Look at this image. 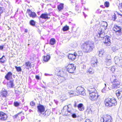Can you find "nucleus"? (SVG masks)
I'll return each mask as SVG.
<instances>
[{"mask_svg":"<svg viewBox=\"0 0 122 122\" xmlns=\"http://www.w3.org/2000/svg\"><path fill=\"white\" fill-rule=\"evenodd\" d=\"M105 33L104 31L102 30L101 28H99L97 31V34L95 36V38L96 39L97 38H101L104 39L105 41L104 43L106 46H109L111 44L110 39L111 37L108 36H104Z\"/></svg>","mask_w":122,"mask_h":122,"instance_id":"1","label":"nucleus"},{"mask_svg":"<svg viewBox=\"0 0 122 122\" xmlns=\"http://www.w3.org/2000/svg\"><path fill=\"white\" fill-rule=\"evenodd\" d=\"M94 47V42L90 41L85 42L81 46L82 51L86 53H89L92 51Z\"/></svg>","mask_w":122,"mask_h":122,"instance_id":"2","label":"nucleus"},{"mask_svg":"<svg viewBox=\"0 0 122 122\" xmlns=\"http://www.w3.org/2000/svg\"><path fill=\"white\" fill-rule=\"evenodd\" d=\"M106 105L108 107L115 106L117 104V102L114 98H108L105 100Z\"/></svg>","mask_w":122,"mask_h":122,"instance_id":"3","label":"nucleus"},{"mask_svg":"<svg viewBox=\"0 0 122 122\" xmlns=\"http://www.w3.org/2000/svg\"><path fill=\"white\" fill-rule=\"evenodd\" d=\"M89 94L90 98L93 101L96 100L98 96L96 90L94 88L89 90Z\"/></svg>","mask_w":122,"mask_h":122,"instance_id":"4","label":"nucleus"},{"mask_svg":"<svg viewBox=\"0 0 122 122\" xmlns=\"http://www.w3.org/2000/svg\"><path fill=\"white\" fill-rule=\"evenodd\" d=\"M37 108L38 109V112L41 113L40 114L41 116L43 117H47L48 116V115H46V111L44 113L45 108L43 106L40 104L37 106Z\"/></svg>","mask_w":122,"mask_h":122,"instance_id":"5","label":"nucleus"},{"mask_svg":"<svg viewBox=\"0 0 122 122\" xmlns=\"http://www.w3.org/2000/svg\"><path fill=\"white\" fill-rule=\"evenodd\" d=\"M112 118L109 115L102 116L101 119V122H112Z\"/></svg>","mask_w":122,"mask_h":122,"instance_id":"6","label":"nucleus"},{"mask_svg":"<svg viewBox=\"0 0 122 122\" xmlns=\"http://www.w3.org/2000/svg\"><path fill=\"white\" fill-rule=\"evenodd\" d=\"M76 92L78 94H81L83 96L86 95L85 90L83 87L79 86L77 87L76 89Z\"/></svg>","mask_w":122,"mask_h":122,"instance_id":"7","label":"nucleus"},{"mask_svg":"<svg viewBox=\"0 0 122 122\" xmlns=\"http://www.w3.org/2000/svg\"><path fill=\"white\" fill-rule=\"evenodd\" d=\"M67 71L70 73H72L75 70L76 67L74 66V64H69L66 67Z\"/></svg>","mask_w":122,"mask_h":122,"instance_id":"8","label":"nucleus"},{"mask_svg":"<svg viewBox=\"0 0 122 122\" xmlns=\"http://www.w3.org/2000/svg\"><path fill=\"white\" fill-rule=\"evenodd\" d=\"M7 118V115L3 112H0V120L5 121Z\"/></svg>","mask_w":122,"mask_h":122,"instance_id":"9","label":"nucleus"},{"mask_svg":"<svg viewBox=\"0 0 122 122\" xmlns=\"http://www.w3.org/2000/svg\"><path fill=\"white\" fill-rule=\"evenodd\" d=\"M27 12L30 17H31L33 18H35L36 16V15L35 13L32 12L29 9H27Z\"/></svg>","mask_w":122,"mask_h":122,"instance_id":"10","label":"nucleus"},{"mask_svg":"<svg viewBox=\"0 0 122 122\" xmlns=\"http://www.w3.org/2000/svg\"><path fill=\"white\" fill-rule=\"evenodd\" d=\"M97 58L96 57H93L92 59L91 62L92 66L93 67L97 66Z\"/></svg>","mask_w":122,"mask_h":122,"instance_id":"11","label":"nucleus"},{"mask_svg":"<svg viewBox=\"0 0 122 122\" xmlns=\"http://www.w3.org/2000/svg\"><path fill=\"white\" fill-rule=\"evenodd\" d=\"M116 93L118 99H122V90L118 89L116 91Z\"/></svg>","mask_w":122,"mask_h":122,"instance_id":"12","label":"nucleus"},{"mask_svg":"<svg viewBox=\"0 0 122 122\" xmlns=\"http://www.w3.org/2000/svg\"><path fill=\"white\" fill-rule=\"evenodd\" d=\"M121 27L117 25H115L113 28V29L116 33H120L121 30Z\"/></svg>","mask_w":122,"mask_h":122,"instance_id":"13","label":"nucleus"},{"mask_svg":"<svg viewBox=\"0 0 122 122\" xmlns=\"http://www.w3.org/2000/svg\"><path fill=\"white\" fill-rule=\"evenodd\" d=\"M59 72L60 76L61 77L64 78L65 79H67V75L66 73L64 72L62 70L59 71Z\"/></svg>","mask_w":122,"mask_h":122,"instance_id":"14","label":"nucleus"},{"mask_svg":"<svg viewBox=\"0 0 122 122\" xmlns=\"http://www.w3.org/2000/svg\"><path fill=\"white\" fill-rule=\"evenodd\" d=\"M77 56L76 53L75 52L74 54H70L68 56V57L69 59L72 61H73L74 60L76 57Z\"/></svg>","mask_w":122,"mask_h":122,"instance_id":"15","label":"nucleus"},{"mask_svg":"<svg viewBox=\"0 0 122 122\" xmlns=\"http://www.w3.org/2000/svg\"><path fill=\"white\" fill-rule=\"evenodd\" d=\"M48 14L47 13H42L41 15L40 16L38 17V18L40 20V18H42L43 19H50V17H48Z\"/></svg>","mask_w":122,"mask_h":122,"instance_id":"16","label":"nucleus"},{"mask_svg":"<svg viewBox=\"0 0 122 122\" xmlns=\"http://www.w3.org/2000/svg\"><path fill=\"white\" fill-rule=\"evenodd\" d=\"M14 80L12 78L10 80L9 82L7 83V87H9L12 88L14 86Z\"/></svg>","mask_w":122,"mask_h":122,"instance_id":"17","label":"nucleus"},{"mask_svg":"<svg viewBox=\"0 0 122 122\" xmlns=\"http://www.w3.org/2000/svg\"><path fill=\"white\" fill-rule=\"evenodd\" d=\"M12 74L11 72H8L5 76V78L7 80H10V79H11V78H12Z\"/></svg>","mask_w":122,"mask_h":122,"instance_id":"18","label":"nucleus"},{"mask_svg":"<svg viewBox=\"0 0 122 122\" xmlns=\"http://www.w3.org/2000/svg\"><path fill=\"white\" fill-rule=\"evenodd\" d=\"M64 110H62L61 112L62 113L65 115H69L72 114L71 111L69 110L64 111Z\"/></svg>","mask_w":122,"mask_h":122,"instance_id":"19","label":"nucleus"},{"mask_svg":"<svg viewBox=\"0 0 122 122\" xmlns=\"http://www.w3.org/2000/svg\"><path fill=\"white\" fill-rule=\"evenodd\" d=\"M78 109L80 111H83L84 110V106L82 103H80L77 106Z\"/></svg>","mask_w":122,"mask_h":122,"instance_id":"20","label":"nucleus"},{"mask_svg":"<svg viewBox=\"0 0 122 122\" xmlns=\"http://www.w3.org/2000/svg\"><path fill=\"white\" fill-rule=\"evenodd\" d=\"M2 96L3 97H6L7 94V91L5 89H3L1 92Z\"/></svg>","mask_w":122,"mask_h":122,"instance_id":"21","label":"nucleus"},{"mask_svg":"<svg viewBox=\"0 0 122 122\" xmlns=\"http://www.w3.org/2000/svg\"><path fill=\"white\" fill-rule=\"evenodd\" d=\"M31 63L29 61L26 62L24 65H23L25 66V67L26 69H29V68L31 67Z\"/></svg>","mask_w":122,"mask_h":122,"instance_id":"22","label":"nucleus"},{"mask_svg":"<svg viewBox=\"0 0 122 122\" xmlns=\"http://www.w3.org/2000/svg\"><path fill=\"white\" fill-rule=\"evenodd\" d=\"M50 58L51 57L49 55L44 56L43 58V61L45 62H47L49 60Z\"/></svg>","mask_w":122,"mask_h":122,"instance_id":"23","label":"nucleus"},{"mask_svg":"<svg viewBox=\"0 0 122 122\" xmlns=\"http://www.w3.org/2000/svg\"><path fill=\"white\" fill-rule=\"evenodd\" d=\"M105 53L103 49H101L99 51V56L102 57L104 56Z\"/></svg>","mask_w":122,"mask_h":122,"instance_id":"24","label":"nucleus"},{"mask_svg":"<svg viewBox=\"0 0 122 122\" xmlns=\"http://www.w3.org/2000/svg\"><path fill=\"white\" fill-rule=\"evenodd\" d=\"M112 83L115 84L116 85H117V86H119L120 85V82L117 79H114Z\"/></svg>","mask_w":122,"mask_h":122,"instance_id":"25","label":"nucleus"},{"mask_svg":"<svg viewBox=\"0 0 122 122\" xmlns=\"http://www.w3.org/2000/svg\"><path fill=\"white\" fill-rule=\"evenodd\" d=\"M75 93V92L71 91L69 92L68 93L70 95V96L71 97H72L76 95H78L76 94Z\"/></svg>","mask_w":122,"mask_h":122,"instance_id":"26","label":"nucleus"},{"mask_svg":"<svg viewBox=\"0 0 122 122\" xmlns=\"http://www.w3.org/2000/svg\"><path fill=\"white\" fill-rule=\"evenodd\" d=\"M6 59L5 56H3L2 57L0 58V62L4 63L5 62Z\"/></svg>","mask_w":122,"mask_h":122,"instance_id":"27","label":"nucleus"},{"mask_svg":"<svg viewBox=\"0 0 122 122\" xmlns=\"http://www.w3.org/2000/svg\"><path fill=\"white\" fill-rule=\"evenodd\" d=\"M64 4H60L58 6V9L59 11H61L63 8Z\"/></svg>","mask_w":122,"mask_h":122,"instance_id":"28","label":"nucleus"},{"mask_svg":"<svg viewBox=\"0 0 122 122\" xmlns=\"http://www.w3.org/2000/svg\"><path fill=\"white\" fill-rule=\"evenodd\" d=\"M55 39L53 38L51 39L50 42V43L52 45H53L55 44Z\"/></svg>","mask_w":122,"mask_h":122,"instance_id":"29","label":"nucleus"},{"mask_svg":"<svg viewBox=\"0 0 122 122\" xmlns=\"http://www.w3.org/2000/svg\"><path fill=\"white\" fill-rule=\"evenodd\" d=\"M69 29V26L66 25L63 27L62 30L63 31H66L68 30Z\"/></svg>","mask_w":122,"mask_h":122,"instance_id":"30","label":"nucleus"},{"mask_svg":"<svg viewBox=\"0 0 122 122\" xmlns=\"http://www.w3.org/2000/svg\"><path fill=\"white\" fill-rule=\"evenodd\" d=\"M119 86L115 84L112 83V85L111 86V88L113 89H116Z\"/></svg>","mask_w":122,"mask_h":122,"instance_id":"31","label":"nucleus"},{"mask_svg":"<svg viewBox=\"0 0 122 122\" xmlns=\"http://www.w3.org/2000/svg\"><path fill=\"white\" fill-rule=\"evenodd\" d=\"M87 71L90 74H92L94 73V70L91 68H90Z\"/></svg>","mask_w":122,"mask_h":122,"instance_id":"32","label":"nucleus"},{"mask_svg":"<svg viewBox=\"0 0 122 122\" xmlns=\"http://www.w3.org/2000/svg\"><path fill=\"white\" fill-rule=\"evenodd\" d=\"M15 68L16 69L17 71L18 72H21V69L20 67L17 66H15Z\"/></svg>","mask_w":122,"mask_h":122,"instance_id":"33","label":"nucleus"},{"mask_svg":"<svg viewBox=\"0 0 122 122\" xmlns=\"http://www.w3.org/2000/svg\"><path fill=\"white\" fill-rule=\"evenodd\" d=\"M14 105L15 107H17L20 105V103L17 101H15L14 103Z\"/></svg>","mask_w":122,"mask_h":122,"instance_id":"34","label":"nucleus"},{"mask_svg":"<svg viewBox=\"0 0 122 122\" xmlns=\"http://www.w3.org/2000/svg\"><path fill=\"white\" fill-rule=\"evenodd\" d=\"M30 24L31 25L34 26H35V23L34 20H32L30 21Z\"/></svg>","mask_w":122,"mask_h":122,"instance_id":"35","label":"nucleus"},{"mask_svg":"<svg viewBox=\"0 0 122 122\" xmlns=\"http://www.w3.org/2000/svg\"><path fill=\"white\" fill-rule=\"evenodd\" d=\"M30 105L31 106H36V103L34 102V101H33L30 102Z\"/></svg>","mask_w":122,"mask_h":122,"instance_id":"36","label":"nucleus"},{"mask_svg":"<svg viewBox=\"0 0 122 122\" xmlns=\"http://www.w3.org/2000/svg\"><path fill=\"white\" fill-rule=\"evenodd\" d=\"M109 3L108 2L106 1L105 2L104 5L106 7H108L109 6Z\"/></svg>","mask_w":122,"mask_h":122,"instance_id":"37","label":"nucleus"},{"mask_svg":"<svg viewBox=\"0 0 122 122\" xmlns=\"http://www.w3.org/2000/svg\"><path fill=\"white\" fill-rule=\"evenodd\" d=\"M62 110H64V111L69 110L68 106H64L63 107V109Z\"/></svg>","mask_w":122,"mask_h":122,"instance_id":"38","label":"nucleus"},{"mask_svg":"<svg viewBox=\"0 0 122 122\" xmlns=\"http://www.w3.org/2000/svg\"><path fill=\"white\" fill-rule=\"evenodd\" d=\"M106 61L107 62V64L108 65H109L111 63V60L110 59L107 60Z\"/></svg>","mask_w":122,"mask_h":122,"instance_id":"39","label":"nucleus"},{"mask_svg":"<svg viewBox=\"0 0 122 122\" xmlns=\"http://www.w3.org/2000/svg\"><path fill=\"white\" fill-rule=\"evenodd\" d=\"M77 56H81L82 55V53L81 51H79L78 52Z\"/></svg>","mask_w":122,"mask_h":122,"instance_id":"40","label":"nucleus"},{"mask_svg":"<svg viewBox=\"0 0 122 122\" xmlns=\"http://www.w3.org/2000/svg\"><path fill=\"white\" fill-rule=\"evenodd\" d=\"M117 18L116 16L114 14L112 16V20L113 21H115L116 19Z\"/></svg>","mask_w":122,"mask_h":122,"instance_id":"41","label":"nucleus"},{"mask_svg":"<svg viewBox=\"0 0 122 122\" xmlns=\"http://www.w3.org/2000/svg\"><path fill=\"white\" fill-rule=\"evenodd\" d=\"M4 8L0 7V13L1 14L3 12Z\"/></svg>","mask_w":122,"mask_h":122,"instance_id":"42","label":"nucleus"},{"mask_svg":"<svg viewBox=\"0 0 122 122\" xmlns=\"http://www.w3.org/2000/svg\"><path fill=\"white\" fill-rule=\"evenodd\" d=\"M71 116L72 117L74 118H76V115L75 113L71 114Z\"/></svg>","mask_w":122,"mask_h":122,"instance_id":"43","label":"nucleus"},{"mask_svg":"<svg viewBox=\"0 0 122 122\" xmlns=\"http://www.w3.org/2000/svg\"><path fill=\"white\" fill-rule=\"evenodd\" d=\"M21 113V112H20L19 113H18L17 114L14 115L13 116V117L14 118H16L18 116V115L20 114Z\"/></svg>","mask_w":122,"mask_h":122,"instance_id":"44","label":"nucleus"},{"mask_svg":"<svg viewBox=\"0 0 122 122\" xmlns=\"http://www.w3.org/2000/svg\"><path fill=\"white\" fill-rule=\"evenodd\" d=\"M107 23L106 22H104V25H103L104 27H105L106 28L107 27Z\"/></svg>","mask_w":122,"mask_h":122,"instance_id":"45","label":"nucleus"},{"mask_svg":"<svg viewBox=\"0 0 122 122\" xmlns=\"http://www.w3.org/2000/svg\"><path fill=\"white\" fill-rule=\"evenodd\" d=\"M15 93L17 94L18 95H19L20 93V92L18 90H15Z\"/></svg>","mask_w":122,"mask_h":122,"instance_id":"46","label":"nucleus"},{"mask_svg":"<svg viewBox=\"0 0 122 122\" xmlns=\"http://www.w3.org/2000/svg\"><path fill=\"white\" fill-rule=\"evenodd\" d=\"M111 70L113 72L115 70V69L114 67H112L111 68Z\"/></svg>","mask_w":122,"mask_h":122,"instance_id":"47","label":"nucleus"},{"mask_svg":"<svg viewBox=\"0 0 122 122\" xmlns=\"http://www.w3.org/2000/svg\"><path fill=\"white\" fill-rule=\"evenodd\" d=\"M61 99L63 100H65V96H62L61 97Z\"/></svg>","mask_w":122,"mask_h":122,"instance_id":"48","label":"nucleus"},{"mask_svg":"<svg viewBox=\"0 0 122 122\" xmlns=\"http://www.w3.org/2000/svg\"><path fill=\"white\" fill-rule=\"evenodd\" d=\"M36 78L38 80L39 79V76L37 75L36 76Z\"/></svg>","mask_w":122,"mask_h":122,"instance_id":"49","label":"nucleus"},{"mask_svg":"<svg viewBox=\"0 0 122 122\" xmlns=\"http://www.w3.org/2000/svg\"><path fill=\"white\" fill-rule=\"evenodd\" d=\"M3 48V46H0V50H2Z\"/></svg>","mask_w":122,"mask_h":122,"instance_id":"50","label":"nucleus"},{"mask_svg":"<svg viewBox=\"0 0 122 122\" xmlns=\"http://www.w3.org/2000/svg\"><path fill=\"white\" fill-rule=\"evenodd\" d=\"M85 122H92L89 119H87L86 120V121Z\"/></svg>","mask_w":122,"mask_h":122,"instance_id":"51","label":"nucleus"},{"mask_svg":"<svg viewBox=\"0 0 122 122\" xmlns=\"http://www.w3.org/2000/svg\"><path fill=\"white\" fill-rule=\"evenodd\" d=\"M115 48L114 47H113L112 48V50L114 51H115L116 50H115Z\"/></svg>","mask_w":122,"mask_h":122,"instance_id":"52","label":"nucleus"},{"mask_svg":"<svg viewBox=\"0 0 122 122\" xmlns=\"http://www.w3.org/2000/svg\"><path fill=\"white\" fill-rule=\"evenodd\" d=\"M75 104H74V106L75 107H76L77 106L76 104V103L75 102Z\"/></svg>","mask_w":122,"mask_h":122,"instance_id":"53","label":"nucleus"},{"mask_svg":"<svg viewBox=\"0 0 122 122\" xmlns=\"http://www.w3.org/2000/svg\"><path fill=\"white\" fill-rule=\"evenodd\" d=\"M28 32V30L27 29H25V32Z\"/></svg>","mask_w":122,"mask_h":122,"instance_id":"54","label":"nucleus"},{"mask_svg":"<svg viewBox=\"0 0 122 122\" xmlns=\"http://www.w3.org/2000/svg\"><path fill=\"white\" fill-rule=\"evenodd\" d=\"M29 112H33V111H32V110H31V109H30V110H29Z\"/></svg>","mask_w":122,"mask_h":122,"instance_id":"55","label":"nucleus"},{"mask_svg":"<svg viewBox=\"0 0 122 122\" xmlns=\"http://www.w3.org/2000/svg\"><path fill=\"white\" fill-rule=\"evenodd\" d=\"M120 5H120L122 7V3H121Z\"/></svg>","mask_w":122,"mask_h":122,"instance_id":"56","label":"nucleus"},{"mask_svg":"<svg viewBox=\"0 0 122 122\" xmlns=\"http://www.w3.org/2000/svg\"><path fill=\"white\" fill-rule=\"evenodd\" d=\"M105 89V88H103V89L102 90V92H103V90H104V89Z\"/></svg>","mask_w":122,"mask_h":122,"instance_id":"57","label":"nucleus"},{"mask_svg":"<svg viewBox=\"0 0 122 122\" xmlns=\"http://www.w3.org/2000/svg\"><path fill=\"white\" fill-rule=\"evenodd\" d=\"M105 87H106V84H105Z\"/></svg>","mask_w":122,"mask_h":122,"instance_id":"58","label":"nucleus"},{"mask_svg":"<svg viewBox=\"0 0 122 122\" xmlns=\"http://www.w3.org/2000/svg\"><path fill=\"white\" fill-rule=\"evenodd\" d=\"M71 3H73L72 2V1H71Z\"/></svg>","mask_w":122,"mask_h":122,"instance_id":"59","label":"nucleus"},{"mask_svg":"<svg viewBox=\"0 0 122 122\" xmlns=\"http://www.w3.org/2000/svg\"><path fill=\"white\" fill-rule=\"evenodd\" d=\"M1 15V14L0 13V16Z\"/></svg>","mask_w":122,"mask_h":122,"instance_id":"60","label":"nucleus"},{"mask_svg":"<svg viewBox=\"0 0 122 122\" xmlns=\"http://www.w3.org/2000/svg\"><path fill=\"white\" fill-rule=\"evenodd\" d=\"M39 13V12H38V14Z\"/></svg>","mask_w":122,"mask_h":122,"instance_id":"61","label":"nucleus"},{"mask_svg":"<svg viewBox=\"0 0 122 122\" xmlns=\"http://www.w3.org/2000/svg\"><path fill=\"white\" fill-rule=\"evenodd\" d=\"M45 75H46V74H45Z\"/></svg>","mask_w":122,"mask_h":122,"instance_id":"62","label":"nucleus"}]
</instances>
